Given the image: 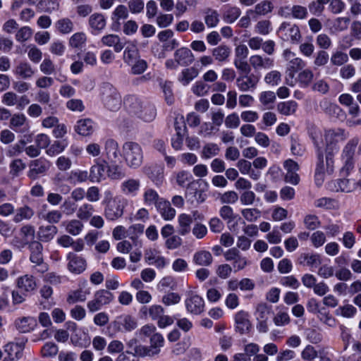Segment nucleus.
Segmentation results:
<instances>
[{"instance_id": "obj_1", "label": "nucleus", "mask_w": 361, "mask_h": 361, "mask_svg": "<svg viewBox=\"0 0 361 361\" xmlns=\"http://www.w3.org/2000/svg\"><path fill=\"white\" fill-rule=\"evenodd\" d=\"M123 157L126 164L131 169H138L143 161V152L141 146L135 142H126L122 147Z\"/></svg>"}, {"instance_id": "obj_2", "label": "nucleus", "mask_w": 361, "mask_h": 361, "mask_svg": "<svg viewBox=\"0 0 361 361\" xmlns=\"http://www.w3.org/2000/svg\"><path fill=\"white\" fill-rule=\"evenodd\" d=\"M102 101L104 106L112 111H118L122 104L121 96L109 82H103L100 87Z\"/></svg>"}, {"instance_id": "obj_3", "label": "nucleus", "mask_w": 361, "mask_h": 361, "mask_svg": "<svg viewBox=\"0 0 361 361\" xmlns=\"http://www.w3.org/2000/svg\"><path fill=\"white\" fill-rule=\"evenodd\" d=\"M30 260L32 263V269L35 273L44 274L49 269L48 264L44 262L42 255L43 246L38 241H33L30 245Z\"/></svg>"}, {"instance_id": "obj_4", "label": "nucleus", "mask_w": 361, "mask_h": 361, "mask_svg": "<svg viewBox=\"0 0 361 361\" xmlns=\"http://www.w3.org/2000/svg\"><path fill=\"white\" fill-rule=\"evenodd\" d=\"M278 33L283 40L290 42L293 44H298L302 37L299 27L297 25H291L287 22L281 23Z\"/></svg>"}, {"instance_id": "obj_5", "label": "nucleus", "mask_w": 361, "mask_h": 361, "mask_svg": "<svg viewBox=\"0 0 361 361\" xmlns=\"http://www.w3.org/2000/svg\"><path fill=\"white\" fill-rule=\"evenodd\" d=\"M27 342V338H18L14 341L8 343L4 346V350L7 353L8 357H5L4 361H15L21 358Z\"/></svg>"}, {"instance_id": "obj_6", "label": "nucleus", "mask_w": 361, "mask_h": 361, "mask_svg": "<svg viewBox=\"0 0 361 361\" xmlns=\"http://www.w3.org/2000/svg\"><path fill=\"white\" fill-rule=\"evenodd\" d=\"M283 57L287 62L286 73L290 78H294L295 73L306 66L305 62L290 49H286L283 52Z\"/></svg>"}, {"instance_id": "obj_7", "label": "nucleus", "mask_w": 361, "mask_h": 361, "mask_svg": "<svg viewBox=\"0 0 361 361\" xmlns=\"http://www.w3.org/2000/svg\"><path fill=\"white\" fill-rule=\"evenodd\" d=\"M348 137V134L343 129H329L325 131L324 140L326 145V152H331L333 156L334 150L337 143L344 141Z\"/></svg>"}, {"instance_id": "obj_8", "label": "nucleus", "mask_w": 361, "mask_h": 361, "mask_svg": "<svg viewBox=\"0 0 361 361\" xmlns=\"http://www.w3.org/2000/svg\"><path fill=\"white\" fill-rule=\"evenodd\" d=\"M185 305L187 311L195 315L200 314L204 310V299L192 290L187 292Z\"/></svg>"}, {"instance_id": "obj_9", "label": "nucleus", "mask_w": 361, "mask_h": 361, "mask_svg": "<svg viewBox=\"0 0 361 361\" xmlns=\"http://www.w3.org/2000/svg\"><path fill=\"white\" fill-rule=\"evenodd\" d=\"M126 204V200L122 198H114L109 201L104 210L106 218L111 221L120 218L123 214Z\"/></svg>"}, {"instance_id": "obj_10", "label": "nucleus", "mask_w": 361, "mask_h": 361, "mask_svg": "<svg viewBox=\"0 0 361 361\" xmlns=\"http://www.w3.org/2000/svg\"><path fill=\"white\" fill-rule=\"evenodd\" d=\"M259 81V77L255 74L240 75L236 78V86L242 92L253 91Z\"/></svg>"}, {"instance_id": "obj_11", "label": "nucleus", "mask_w": 361, "mask_h": 361, "mask_svg": "<svg viewBox=\"0 0 361 361\" xmlns=\"http://www.w3.org/2000/svg\"><path fill=\"white\" fill-rule=\"evenodd\" d=\"M235 329L240 334H245L250 332L252 329V324L249 319V314L246 311L240 310L235 313Z\"/></svg>"}, {"instance_id": "obj_12", "label": "nucleus", "mask_w": 361, "mask_h": 361, "mask_svg": "<svg viewBox=\"0 0 361 361\" xmlns=\"http://www.w3.org/2000/svg\"><path fill=\"white\" fill-rule=\"evenodd\" d=\"M13 73L18 79L30 80L34 77L35 70L29 62L20 61L13 68Z\"/></svg>"}, {"instance_id": "obj_13", "label": "nucleus", "mask_w": 361, "mask_h": 361, "mask_svg": "<svg viewBox=\"0 0 361 361\" xmlns=\"http://www.w3.org/2000/svg\"><path fill=\"white\" fill-rule=\"evenodd\" d=\"M67 259L68 260V269L75 274H80L83 272L87 267L85 259L78 256L73 252H69L67 255Z\"/></svg>"}, {"instance_id": "obj_14", "label": "nucleus", "mask_w": 361, "mask_h": 361, "mask_svg": "<svg viewBox=\"0 0 361 361\" xmlns=\"http://www.w3.org/2000/svg\"><path fill=\"white\" fill-rule=\"evenodd\" d=\"M283 167L286 171L285 181L295 185H298L300 182V177L297 173L300 168L298 163L292 159H288L284 161Z\"/></svg>"}, {"instance_id": "obj_15", "label": "nucleus", "mask_w": 361, "mask_h": 361, "mask_svg": "<svg viewBox=\"0 0 361 361\" xmlns=\"http://www.w3.org/2000/svg\"><path fill=\"white\" fill-rule=\"evenodd\" d=\"M114 326L119 331H131L137 327V321L130 315H121L116 317Z\"/></svg>"}, {"instance_id": "obj_16", "label": "nucleus", "mask_w": 361, "mask_h": 361, "mask_svg": "<svg viewBox=\"0 0 361 361\" xmlns=\"http://www.w3.org/2000/svg\"><path fill=\"white\" fill-rule=\"evenodd\" d=\"M29 166L27 176L32 180H35L39 175L44 173L48 170L49 164L45 159H37L32 161Z\"/></svg>"}, {"instance_id": "obj_17", "label": "nucleus", "mask_w": 361, "mask_h": 361, "mask_svg": "<svg viewBox=\"0 0 361 361\" xmlns=\"http://www.w3.org/2000/svg\"><path fill=\"white\" fill-rule=\"evenodd\" d=\"M37 326V321L32 317H22L17 318L14 322V326L22 334L32 331Z\"/></svg>"}, {"instance_id": "obj_18", "label": "nucleus", "mask_w": 361, "mask_h": 361, "mask_svg": "<svg viewBox=\"0 0 361 361\" xmlns=\"http://www.w3.org/2000/svg\"><path fill=\"white\" fill-rule=\"evenodd\" d=\"M164 339L159 333H154L150 338V345L143 348L144 355L152 356L160 352V348L164 345Z\"/></svg>"}, {"instance_id": "obj_19", "label": "nucleus", "mask_w": 361, "mask_h": 361, "mask_svg": "<svg viewBox=\"0 0 361 361\" xmlns=\"http://www.w3.org/2000/svg\"><path fill=\"white\" fill-rule=\"evenodd\" d=\"M144 173L157 186L162 184L164 180V168L159 165L145 166Z\"/></svg>"}, {"instance_id": "obj_20", "label": "nucleus", "mask_w": 361, "mask_h": 361, "mask_svg": "<svg viewBox=\"0 0 361 361\" xmlns=\"http://www.w3.org/2000/svg\"><path fill=\"white\" fill-rule=\"evenodd\" d=\"M250 64L254 70L270 69L274 66L273 59L262 55H252L249 59Z\"/></svg>"}, {"instance_id": "obj_21", "label": "nucleus", "mask_w": 361, "mask_h": 361, "mask_svg": "<svg viewBox=\"0 0 361 361\" xmlns=\"http://www.w3.org/2000/svg\"><path fill=\"white\" fill-rule=\"evenodd\" d=\"M16 286L21 292L29 294L37 288V282L32 275L25 274L18 278Z\"/></svg>"}, {"instance_id": "obj_22", "label": "nucleus", "mask_w": 361, "mask_h": 361, "mask_svg": "<svg viewBox=\"0 0 361 361\" xmlns=\"http://www.w3.org/2000/svg\"><path fill=\"white\" fill-rule=\"evenodd\" d=\"M317 159L318 162L316 166L315 172H320L324 174H326V173H331L333 172V166H331L333 161L331 152H328L326 154V166H325L324 163L323 153L320 148H318L317 149Z\"/></svg>"}, {"instance_id": "obj_23", "label": "nucleus", "mask_w": 361, "mask_h": 361, "mask_svg": "<svg viewBox=\"0 0 361 361\" xmlns=\"http://www.w3.org/2000/svg\"><path fill=\"white\" fill-rule=\"evenodd\" d=\"M140 188V180L137 178H130L121 184V190L126 195L135 196Z\"/></svg>"}, {"instance_id": "obj_24", "label": "nucleus", "mask_w": 361, "mask_h": 361, "mask_svg": "<svg viewBox=\"0 0 361 361\" xmlns=\"http://www.w3.org/2000/svg\"><path fill=\"white\" fill-rule=\"evenodd\" d=\"M231 54V49L226 44H220L212 50V55L214 60L220 63L228 61Z\"/></svg>"}, {"instance_id": "obj_25", "label": "nucleus", "mask_w": 361, "mask_h": 361, "mask_svg": "<svg viewBox=\"0 0 361 361\" xmlns=\"http://www.w3.org/2000/svg\"><path fill=\"white\" fill-rule=\"evenodd\" d=\"M174 58L180 66H185L192 62L193 54L188 48L181 47L176 50Z\"/></svg>"}, {"instance_id": "obj_26", "label": "nucleus", "mask_w": 361, "mask_h": 361, "mask_svg": "<svg viewBox=\"0 0 361 361\" xmlns=\"http://www.w3.org/2000/svg\"><path fill=\"white\" fill-rule=\"evenodd\" d=\"M101 42L106 47H113L117 53L121 51L124 47V43L117 35L109 34L104 35L101 39Z\"/></svg>"}, {"instance_id": "obj_27", "label": "nucleus", "mask_w": 361, "mask_h": 361, "mask_svg": "<svg viewBox=\"0 0 361 361\" xmlns=\"http://www.w3.org/2000/svg\"><path fill=\"white\" fill-rule=\"evenodd\" d=\"M332 185H334L332 190L336 192H351L356 188L355 183H352L350 179L347 178H341L332 181L330 183V186Z\"/></svg>"}, {"instance_id": "obj_28", "label": "nucleus", "mask_w": 361, "mask_h": 361, "mask_svg": "<svg viewBox=\"0 0 361 361\" xmlns=\"http://www.w3.org/2000/svg\"><path fill=\"white\" fill-rule=\"evenodd\" d=\"M34 215L35 212L33 209L28 205H24L23 207H18L16 210L13 221L16 224H19L23 221H28L31 219Z\"/></svg>"}, {"instance_id": "obj_29", "label": "nucleus", "mask_w": 361, "mask_h": 361, "mask_svg": "<svg viewBox=\"0 0 361 361\" xmlns=\"http://www.w3.org/2000/svg\"><path fill=\"white\" fill-rule=\"evenodd\" d=\"M156 208L166 221L172 220L176 216V210L171 207L170 202L164 199L156 206Z\"/></svg>"}, {"instance_id": "obj_30", "label": "nucleus", "mask_w": 361, "mask_h": 361, "mask_svg": "<svg viewBox=\"0 0 361 361\" xmlns=\"http://www.w3.org/2000/svg\"><path fill=\"white\" fill-rule=\"evenodd\" d=\"M75 130L80 135H90L94 130L93 121L90 118L80 119L77 121L75 126Z\"/></svg>"}, {"instance_id": "obj_31", "label": "nucleus", "mask_w": 361, "mask_h": 361, "mask_svg": "<svg viewBox=\"0 0 361 361\" xmlns=\"http://www.w3.org/2000/svg\"><path fill=\"white\" fill-rule=\"evenodd\" d=\"M145 205L155 207L164 199L159 197L158 192L153 188H147L142 195Z\"/></svg>"}, {"instance_id": "obj_32", "label": "nucleus", "mask_w": 361, "mask_h": 361, "mask_svg": "<svg viewBox=\"0 0 361 361\" xmlns=\"http://www.w3.org/2000/svg\"><path fill=\"white\" fill-rule=\"evenodd\" d=\"M58 232L56 226L53 225L42 226L39 228L37 235L39 240L43 242L51 240Z\"/></svg>"}, {"instance_id": "obj_33", "label": "nucleus", "mask_w": 361, "mask_h": 361, "mask_svg": "<svg viewBox=\"0 0 361 361\" xmlns=\"http://www.w3.org/2000/svg\"><path fill=\"white\" fill-rule=\"evenodd\" d=\"M139 57V51L136 45L133 42L129 43L123 52L124 62L128 65H133Z\"/></svg>"}, {"instance_id": "obj_34", "label": "nucleus", "mask_w": 361, "mask_h": 361, "mask_svg": "<svg viewBox=\"0 0 361 361\" xmlns=\"http://www.w3.org/2000/svg\"><path fill=\"white\" fill-rule=\"evenodd\" d=\"M125 104L128 113L137 116V117L142 112L143 108L142 102L139 99L134 97L127 98Z\"/></svg>"}, {"instance_id": "obj_35", "label": "nucleus", "mask_w": 361, "mask_h": 361, "mask_svg": "<svg viewBox=\"0 0 361 361\" xmlns=\"http://www.w3.org/2000/svg\"><path fill=\"white\" fill-rule=\"evenodd\" d=\"M298 104L293 100L279 102L277 104V111L283 116H291L295 114L298 109Z\"/></svg>"}, {"instance_id": "obj_36", "label": "nucleus", "mask_w": 361, "mask_h": 361, "mask_svg": "<svg viewBox=\"0 0 361 361\" xmlns=\"http://www.w3.org/2000/svg\"><path fill=\"white\" fill-rule=\"evenodd\" d=\"M360 140L357 137L350 139L344 146L341 154L342 159H354Z\"/></svg>"}, {"instance_id": "obj_37", "label": "nucleus", "mask_w": 361, "mask_h": 361, "mask_svg": "<svg viewBox=\"0 0 361 361\" xmlns=\"http://www.w3.org/2000/svg\"><path fill=\"white\" fill-rule=\"evenodd\" d=\"M213 261L211 253L206 250H201L195 253L193 262L195 264L202 267L209 266Z\"/></svg>"}, {"instance_id": "obj_38", "label": "nucleus", "mask_w": 361, "mask_h": 361, "mask_svg": "<svg viewBox=\"0 0 361 361\" xmlns=\"http://www.w3.org/2000/svg\"><path fill=\"white\" fill-rule=\"evenodd\" d=\"M94 212V206L90 203L85 202L77 209L76 216L81 221H87L92 216Z\"/></svg>"}, {"instance_id": "obj_39", "label": "nucleus", "mask_w": 361, "mask_h": 361, "mask_svg": "<svg viewBox=\"0 0 361 361\" xmlns=\"http://www.w3.org/2000/svg\"><path fill=\"white\" fill-rule=\"evenodd\" d=\"M178 233L181 235H185L190 231V225L192 223V217L186 214L178 216Z\"/></svg>"}, {"instance_id": "obj_40", "label": "nucleus", "mask_w": 361, "mask_h": 361, "mask_svg": "<svg viewBox=\"0 0 361 361\" xmlns=\"http://www.w3.org/2000/svg\"><path fill=\"white\" fill-rule=\"evenodd\" d=\"M106 19L101 13H95L89 18V25L95 31H101L106 27Z\"/></svg>"}, {"instance_id": "obj_41", "label": "nucleus", "mask_w": 361, "mask_h": 361, "mask_svg": "<svg viewBox=\"0 0 361 361\" xmlns=\"http://www.w3.org/2000/svg\"><path fill=\"white\" fill-rule=\"evenodd\" d=\"M106 167L102 164H96L91 167L90 179L93 183L100 182L104 176Z\"/></svg>"}, {"instance_id": "obj_42", "label": "nucleus", "mask_w": 361, "mask_h": 361, "mask_svg": "<svg viewBox=\"0 0 361 361\" xmlns=\"http://www.w3.org/2000/svg\"><path fill=\"white\" fill-rule=\"evenodd\" d=\"M105 152L108 159L111 161H115L118 157V143L112 140L109 139L106 140L105 143Z\"/></svg>"}, {"instance_id": "obj_43", "label": "nucleus", "mask_w": 361, "mask_h": 361, "mask_svg": "<svg viewBox=\"0 0 361 361\" xmlns=\"http://www.w3.org/2000/svg\"><path fill=\"white\" fill-rule=\"evenodd\" d=\"M197 75L198 71L195 68H185L178 77V80L183 85H188Z\"/></svg>"}, {"instance_id": "obj_44", "label": "nucleus", "mask_w": 361, "mask_h": 361, "mask_svg": "<svg viewBox=\"0 0 361 361\" xmlns=\"http://www.w3.org/2000/svg\"><path fill=\"white\" fill-rule=\"evenodd\" d=\"M90 292L83 290L82 289H77L71 291L67 297V302L74 304L78 302H84L87 299V295Z\"/></svg>"}, {"instance_id": "obj_45", "label": "nucleus", "mask_w": 361, "mask_h": 361, "mask_svg": "<svg viewBox=\"0 0 361 361\" xmlns=\"http://www.w3.org/2000/svg\"><path fill=\"white\" fill-rule=\"evenodd\" d=\"M276 99V94L272 91L262 92L259 96L260 103L267 109L272 108Z\"/></svg>"}, {"instance_id": "obj_46", "label": "nucleus", "mask_w": 361, "mask_h": 361, "mask_svg": "<svg viewBox=\"0 0 361 361\" xmlns=\"http://www.w3.org/2000/svg\"><path fill=\"white\" fill-rule=\"evenodd\" d=\"M56 30L61 34H68L73 30V23L68 18L59 19L55 24Z\"/></svg>"}, {"instance_id": "obj_47", "label": "nucleus", "mask_w": 361, "mask_h": 361, "mask_svg": "<svg viewBox=\"0 0 361 361\" xmlns=\"http://www.w3.org/2000/svg\"><path fill=\"white\" fill-rule=\"evenodd\" d=\"M204 22L208 27H216L219 22V15L217 11L208 8L205 11Z\"/></svg>"}, {"instance_id": "obj_48", "label": "nucleus", "mask_w": 361, "mask_h": 361, "mask_svg": "<svg viewBox=\"0 0 361 361\" xmlns=\"http://www.w3.org/2000/svg\"><path fill=\"white\" fill-rule=\"evenodd\" d=\"M156 114L154 106L150 104H145L143 105L142 112L138 117L144 121L150 122L155 118Z\"/></svg>"}, {"instance_id": "obj_49", "label": "nucleus", "mask_w": 361, "mask_h": 361, "mask_svg": "<svg viewBox=\"0 0 361 361\" xmlns=\"http://www.w3.org/2000/svg\"><path fill=\"white\" fill-rule=\"evenodd\" d=\"M83 227L84 226L81 220L79 219H72L66 223V230L68 233L73 235H78L80 233Z\"/></svg>"}, {"instance_id": "obj_50", "label": "nucleus", "mask_w": 361, "mask_h": 361, "mask_svg": "<svg viewBox=\"0 0 361 361\" xmlns=\"http://www.w3.org/2000/svg\"><path fill=\"white\" fill-rule=\"evenodd\" d=\"M59 352L58 346L52 342H47L41 349V356L44 358L54 357Z\"/></svg>"}, {"instance_id": "obj_51", "label": "nucleus", "mask_w": 361, "mask_h": 361, "mask_svg": "<svg viewBox=\"0 0 361 361\" xmlns=\"http://www.w3.org/2000/svg\"><path fill=\"white\" fill-rule=\"evenodd\" d=\"M86 40V35L82 32H79L70 37L68 44L73 48H80L85 44Z\"/></svg>"}, {"instance_id": "obj_52", "label": "nucleus", "mask_w": 361, "mask_h": 361, "mask_svg": "<svg viewBox=\"0 0 361 361\" xmlns=\"http://www.w3.org/2000/svg\"><path fill=\"white\" fill-rule=\"evenodd\" d=\"M290 13L292 18L297 20H305L307 18L308 11L305 6L301 5H293L290 8Z\"/></svg>"}, {"instance_id": "obj_53", "label": "nucleus", "mask_w": 361, "mask_h": 361, "mask_svg": "<svg viewBox=\"0 0 361 361\" xmlns=\"http://www.w3.org/2000/svg\"><path fill=\"white\" fill-rule=\"evenodd\" d=\"M219 215L223 219L227 221L228 225L234 221L237 218L240 219V217H238V215H235L233 213V209L230 206L227 205H224L220 208Z\"/></svg>"}, {"instance_id": "obj_54", "label": "nucleus", "mask_w": 361, "mask_h": 361, "mask_svg": "<svg viewBox=\"0 0 361 361\" xmlns=\"http://www.w3.org/2000/svg\"><path fill=\"white\" fill-rule=\"evenodd\" d=\"M97 299L105 306L110 304L114 299V295L108 290L101 289L96 291L94 294Z\"/></svg>"}, {"instance_id": "obj_55", "label": "nucleus", "mask_w": 361, "mask_h": 361, "mask_svg": "<svg viewBox=\"0 0 361 361\" xmlns=\"http://www.w3.org/2000/svg\"><path fill=\"white\" fill-rule=\"evenodd\" d=\"M68 146V141L66 139L62 140H56L47 149V153L49 155H54L56 154H60L64 151Z\"/></svg>"}, {"instance_id": "obj_56", "label": "nucleus", "mask_w": 361, "mask_h": 361, "mask_svg": "<svg viewBox=\"0 0 361 361\" xmlns=\"http://www.w3.org/2000/svg\"><path fill=\"white\" fill-rule=\"evenodd\" d=\"M179 46V42L176 39L166 41L162 44V49L155 55L159 59H164L166 57V51H171Z\"/></svg>"}, {"instance_id": "obj_57", "label": "nucleus", "mask_w": 361, "mask_h": 361, "mask_svg": "<svg viewBox=\"0 0 361 361\" xmlns=\"http://www.w3.org/2000/svg\"><path fill=\"white\" fill-rule=\"evenodd\" d=\"M241 11L238 7L231 6L224 14V20L228 23H233L240 16Z\"/></svg>"}, {"instance_id": "obj_58", "label": "nucleus", "mask_w": 361, "mask_h": 361, "mask_svg": "<svg viewBox=\"0 0 361 361\" xmlns=\"http://www.w3.org/2000/svg\"><path fill=\"white\" fill-rule=\"evenodd\" d=\"M39 70L43 74L49 75L56 72V66L49 57H46L40 63Z\"/></svg>"}, {"instance_id": "obj_59", "label": "nucleus", "mask_w": 361, "mask_h": 361, "mask_svg": "<svg viewBox=\"0 0 361 361\" xmlns=\"http://www.w3.org/2000/svg\"><path fill=\"white\" fill-rule=\"evenodd\" d=\"M241 214L249 222H254L259 218L261 212L256 208H247L241 210Z\"/></svg>"}, {"instance_id": "obj_60", "label": "nucleus", "mask_w": 361, "mask_h": 361, "mask_svg": "<svg viewBox=\"0 0 361 361\" xmlns=\"http://www.w3.org/2000/svg\"><path fill=\"white\" fill-rule=\"evenodd\" d=\"M26 164L20 159H16L10 164V173L13 176H18L25 169Z\"/></svg>"}, {"instance_id": "obj_61", "label": "nucleus", "mask_w": 361, "mask_h": 361, "mask_svg": "<svg viewBox=\"0 0 361 361\" xmlns=\"http://www.w3.org/2000/svg\"><path fill=\"white\" fill-rule=\"evenodd\" d=\"M27 56L30 61L38 63L42 59V52L35 45L27 47Z\"/></svg>"}, {"instance_id": "obj_62", "label": "nucleus", "mask_w": 361, "mask_h": 361, "mask_svg": "<svg viewBox=\"0 0 361 361\" xmlns=\"http://www.w3.org/2000/svg\"><path fill=\"white\" fill-rule=\"evenodd\" d=\"M300 52L306 57H311L314 51V46L312 43V37H310L309 40L301 43L299 46Z\"/></svg>"}, {"instance_id": "obj_63", "label": "nucleus", "mask_w": 361, "mask_h": 361, "mask_svg": "<svg viewBox=\"0 0 361 361\" xmlns=\"http://www.w3.org/2000/svg\"><path fill=\"white\" fill-rule=\"evenodd\" d=\"M219 150L220 149L216 144L209 143L204 146L202 152V156L204 159H209L217 155Z\"/></svg>"}, {"instance_id": "obj_64", "label": "nucleus", "mask_w": 361, "mask_h": 361, "mask_svg": "<svg viewBox=\"0 0 361 361\" xmlns=\"http://www.w3.org/2000/svg\"><path fill=\"white\" fill-rule=\"evenodd\" d=\"M173 21V16L169 13H159L156 18L157 25L161 28L169 27Z\"/></svg>"}]
</instances>
